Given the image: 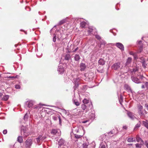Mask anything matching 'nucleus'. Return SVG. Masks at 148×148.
<instances>
[{
	"label": "nucleus",
	"mask_w": 148,
	"mask_h": 148,
	"mask_svg": "<svg viewBox=\"0 0 148 148\" xmlns=\"http://www.w3.org/2000/svg\"><path fill=\"white\" fill-rule=\"evenodd\" d=\"M86 24V22H85L84 21H83L81 22L80 23V26L82 28H84V27Z\"/></svg>",
	"instance_id": "5701e85b"
},
{
	"label": "nucleus",
	"mask_w": 148,
	"mask_h": 148,
	"mask_svg": "<svg viewBox=\"0 0 148 148\" xmlns=\"http://www.w3.org/2000/svg\"><path fill=\"white\" fill-rule=\"evenodd\" d=\"M129 53L131 55H134V53L132 52V51H130L129 52Z\"/></svg>",
	"instance_id": "de8ad7c7"
},
{
	"label": "nucleus",
	"mask_w": 148,
	"mask_h": 148,
	"mask_svg": "<svg viewBox=\"0 0 148 148\" xmlns=\"http://www.w3.org/2000/svg\"><path fill=\"white\" fill-rule=\"evenodd\" d=\"M53 119L54 120H56L58 118L56 116H53Z\"/></svg>",
	"instance_id": "09e8293b"
},
{
	"label": "nucleus",
	"mask_w": 148,
	"mask_h": 148,
	"mask_svg": "<svg viewBox=\"0 0 148 148\" xmlns=\"http://www.w3.org/2000/svg\"><path fill=\"white\" fill-rule=\"evenodd\" d=\"M141 43H142V41H141V40H140V41H139L138 42V44H141Z\"/></svg>",
	"instance_id": "6e6d98bb"
},
{
	"label": "nucleus",
	"mask_w": 148,
	"mask_h": 148,
	"mask_svg": "<svg viewBox=\"0 0 148 148\" xmlns=\"http://www.w3.org/2000/svg\"><path fill=\"white\" fill-rule=\"evenodd\" d=\"M47 138L46 136H43L42 135H39L37 138H36L37 143L38 144H41L42 142L45 139Z\"/></svg>",
	"instance_id": "7ed1b4c3"
},
{
	"label": "nucleus",
	"mask_w": 148,
	"mask_h": 148,
	"mask_svg": "<svg viewBox=\"0 0 148 148\" xmlns=\"http://www.w3.org/2000/svg\"><path fill=\"white\" fill-rule=\"evenodd\" d=\"M98 63L100 65H104L105 64V61L103 59H100L98 61Z\"/></svg>",
	"instance_id": "2eb2a0df"
},
{
	"label": "nucleus",
	"mask_w": 148,
	"mask_h": 148,
	"mask_svg": "<svg viewBox=\"0 0 148 148\" xmlns=\"http://www.w3.org/2000/svg\"><path fill=\"white\" fill-rule=\"evenodd\" d=\"M81 108L83 110H85L86 108V106L85 104H82Z\"/></svg>",
	"instance_id": "7c9ffc66"
},
{
	"label": "nucleus",
	"mask_w": 148,
	"mask_h": 148,
	"mask_svg": "<svg viewBox=\"0 0 148 148\" xmlns=\"http://www.w3.org/2000/svg\"><path fill=\"white\" fill-rule=\"evenodd\" d=\"M95 37L98 40H99L101 39V37L99 35H95Z\"/></svg>",
	"instance_id": "f704fd0d"
},
{
	"label": "nucleus",
	"mask_w": 148,
	"mask_h": 148,
	"mask_svg": "<svg viewBox=\"0 0 148 148\" xmlns=\"http://www.w3.org/2000/svg\"><path fill=\"white\" fill-rule=\"evenodd\" d=\"M7 130H4L3 131V133L4 134H6L7 133Z\"/></svg>",
	"instance_id": "49530a36"
},
{
	"label": "nucleus",
	"mask_w": 148,
	"mask_h": 148,
	"mask_svg": "<svg viewBox=\"0 0 148 148\" xmlns=\"http://www.w3.org/2000/svg\"><path fill=\"white\" fill-rule=\"evenodd\" d=\"M17 141L20 143H22L23 141V139L22 137L20 136L18 137Z\"/></svg>",
	"instance_id": "4be33fe9"
},
{
	"label": "nucleus",
	"mask_w": 148,
	"mask_h": 148,
	"mask_svg": "<svg viewBox=\"0 0 148 148\" xmlns=\"http://www.w3.org/2000/svg\"><path fill=\"white\" fill-rule=\"evenodd\" d=\"M93 31V29L92 28H89L88 30V32L89 34L91 32H92Z\"/></svg>",
	"instance_id": "72a5a7b5"
},
{
	"label": "nucleus",
	"mask_w": 148,
	"mask_h": 148,
	"mask_svg": "<svg viewBox=\"0 0 148 148\" xmlns=\"http://www.w3.org/2000/svg\"><path fill=\"white\" fill-rule=\"evenodd\" d=\"M138 69L137 68L134 69H132V72H135L136 71H137Z\"/></svg>",
	"instance_id": "e433bc0d"
},
{
	"label": "nucleus",
	"mask_w": 148,
	"mask_h": 148,
	"mask_svg": "<svg viewBox=\"0 0 148 148\" xmlns=\"http://www.w3.org/2000/svg\"><path fill=\"white\" fill-rule=\"evenodd\" d=\"M95 143H92L91 144H88V146L89 148H94L95 147Z\"/></svg>",
	"instance_id": "412c9836"
},
{
	"label": "nucleus",
	"mask_w": 148,
	"mask_h": 148,
	"mask_svg": "<svg viewBox=\"0 0 148 148\" xmlns=\"http://www.w3.org/2000/svg\"><path fill=\"white\" fill-rule=\"evenodd\" d=\"M123 128L124 129H126L127 127L126 126H124L123 127Z\"/></svg>",
	"instance_id": "864d4df0"
},
{
	"label": "nucleus",
	"mask_w": 148,
	"mask_h": 148,
	"mask_svg": "<svg viewBox=\"0 0 148 148\" xmlns=\"http://www.w3.org/2000/svg\"><path fill=\"white\" fill-rule=\"evenodd\" d=\"M83 103L84 104H87L89 102V101L86 99H84L83 101Z\"/></svg>",
	"instance_id": "c756f323"
},
{
	"label": "nucleus",
	"mask_w": 148,
	"mask_h": 148,
	"mask_svg": "<svg viewBox=\"0 0 148 148\" xmlns=\"http://www.w3.org/2000/svg\"><path fill=\"white\" fill-rule=\"evenodd\" d=\"M27 118H28V115L27 114H26L24 116V119L26 120L27 119Z\"/></svg>",
	"instance_id": "79ce46f5"
},
{
	"label": "nucleus",
	"mask_w": 148,
	"mask_h": 148,
	"mask_svg": "<svg viewBox=\"0 0 148 148\" xmlns=\"http://www.w3.org/2000/svg\"><path fill=\"white\" fill-rule=\"evenodd\" d=\"M66 21L67 20L66 18L64 19L59 22L58 23L59 25H61L64 23H66Z\"/></svg>",
	"instance_id": "a211bd4d"
},
{
	"label": "nucleus",
	"mask_w": 148,
	"mask_h": 148,
	"mask_svg": "<svg viewBox=\"0 0 148 148\" xmlns=\"http://www.w3.org/2000/svg\"><path fill=\"white\" fill-rule=\"evenodd\" d=\"M142 143L140 142V144H136L135 145L136 147L137 148H141L142 146Z\"/></svg>",
	"instance_id": "bb28decb"
},
{
	"label": "nucleus",
	"mask_w": 148,
	"mask_h": 148,
	"mask_svg": "<svg viewBox=\"0 0 148 148\" xmlns=\"http://www.w3.org/2000/svg\"><path fill=\"white\" fill-rule=\"evenodd\" d=\"M71 58L70 55L69 54H66L65 56V60H69Z\"/></svg>",
	"instance_id": "f3484780"
},
{
	"label": "nucleus",
	"mask_w": 148,
	"mask_h": 148,
	"mask_svg": "<svg viewBox=\"0 0 148 148\" xmlns=\"http://www.w3.org/2000/svg\"><path fill=\"white\" fill-rule=\"evenodd\" d=\"M15 88L16 89H19L20 88V86L18 85H16L15 86Z\"/></svg>",
	"instance_id": "a19ab883"
},
{
	"label": "nucleus",
	"mask_w": 148,
	"mask_h": 148,
	"mask_svg": "<svg viewBox=\"0 0 148 148\" xmlns=\"http://www.w3.org/2000/svg\"><path fill=\"white\" fill-rule=\"evenodd\" d=\"M58 71L60 74L63 73L64 71V69L63 67L61 66H59L58 69Z\"/></svg>",
	"instance_id": "1a4fd4ad"
},
{
	"label": "nucleus",
	"mask_w": 148,
	"mask_h": 148,
	"mask_svg": "<svg viewBox=\"0 0 148 148\" xmlns=\"http://www.w3.org/2000/svg\"><path fill=\"white\" fill-rule=\"evenodd\" d=\"M58 132V130L56 129H52L51 132V133L55 135Z\"/></svg>",
	"instance_id": "a878e982"
},
{
	"label": "nucleus",
	"mask_w": 148,
	"mask_h": 148,
	"mask_svg": "<svg viewBox=\"0 0 148 148\" xmlns=\"http://www.w3.org/2000/svg\"><path fill=\"white\" fill-rule=\"evenodd\" d=\"M145 86L147 90H148V82H146L145 83Z\"/></svg>",
	"instance_id": "4c0bfd02"
},
{
	"label": "nucleus",
	"mask_w": 148,
	"mask_h": 148,
	"mask_svg": "<svg viewBox=\"0 0 148 148\" xmlns=\"http://www.w3.org/2000/svg\"><path fill=\"white\" fill-rule=\"evenodd\" d=\"M52 29H52L51 30H50V32H51V31H52Z\"/></svg>",
	"instance_id": "338daca9"
},
{
	"label": "nucleus",
	"mask_w": 148,
	"mask_h": 148,
	"mask_svg": "<svg viewBox=\"0 0 148 148\" xmlns=\"http://www.w3.org/2000/svg\"><path fill=\"white\" fill-rule=\"evenodd\" d=\"M120 62H117L114 63L112 66V69L116 70L120 67Z\"/></svg>",
	"instance_id": "20e7f679"
},
{
	"label": "nucleus",
	"mask_w": 148,
	"mask_h": 148,
	"mask_svg": "<svg viewBox=\"0 0 148 148\" xmlns=\"http://www.w3.org/2000/svg\"><path fill=\"white\" fill-rule=\"evenodd\" d=\"M143 65L144 66V67H146V66H145V65H144L143 64Z\"/></svg>",
	"instance_id": "69168bd1"
},
{
	"label": "nucleus",
	"mask_w": 148,
	"mask_h": 148,
	"mask_svg": "<svg viewBox=\"0 0 148 148\" xmlns=\"http://www.w3.org/2000/svg\"><path fill=\"white\" fill-rule=\"evenodd\" d=\"M65 143V141L63 139L61 138L58 141V144L60 146L63 145Z\"/></svg>",
	"instance_id": "9b49d317"
},
{
	"label": "nucleus",
	"mask_w": 148,
	"mask_h": 148,
	"mask_svg": "<svg viewBox=\"0 0 148 148\" xmlns=\"http://www.w3.org/2000/svg\"><path fill=\"white\" fill-rule=\"evenodd\" d=\"M21 134L24 137H26L29 135L28 130L24 127H22L21 129Z\"/></svg>",
	"instance_id": "f03ea898"
},
{
	"label": "nucleus",
	"mask_w": 148,
	"mask_h": 148,
	"mask_svg": "<svg viewBox=\"0 0 148 148\" xmlns=\"http://www.w3.org/2000/svg\"><path fill=\"white\" fill-rule=\"evenodd\" d=\"M145 144L147 148H148V140L145 141Z\"/></svg>",
	"instance_id": "ea45409f"
},
{
	"label": "nucleus",
	"mask_w": 148,
	"mask_h": 148,
	"mask_svg": "<svg viewBox=\"0 0 148 148\" xmlns=\"http://www.w3.org/2000/svg\"><path fill=\"white\" fill-rule=\"evenodd\" d=\"M143 124L146 127L147 129H148V123H147V121H143Z\"/></svg>",
	"instance_id": "b1692460"
},
{
	"label": "nucleus",
	"mask_w": 148,
	"mask_h": 148,
	"mask_svg": "<svg viewBox=\"0 0 148 148\" xmlns=\"http://www.w3.org/2000/svg\"><path fill=\"white\" fill-rule=\"evenodd\" d=\"M79 49L78 47H77L74 50H73L72 51V52H75V51H77Z\"/></svg>",
	"instance_id": "c03bdc74"
},
{
	"label": "nucleus",
	"mask_w": 148,
	"mask_h": 148,
	"mask_svg": "<svg viewBox=\"0 0 148 148\" xmlns=\"http://www.w3.org/2000/svg\"><path fill=\"white\" fill-rule=\"evenodd\" d=\"M136 140L137 142H141L142 143H143V141L140 137L138 135H137L136 137Z\"/></svg>",
	"instance_id": "4468645a"
},
{
	"label": "nucleus",
	"mask_w": 148,
	"mask_h": 148,
	"mask_svg": "<svg viewBox=\"0 0 148 148\" xmlns=\"http://www.w3.org/2000/svg\"><path fill=\"white\" fill-rule=\"evenodd\" d=\"M58 118L59 119L60 123H60H61V119L60 118V117H59Z\"/></svg>",
	"instance_id": "5fc2aeb1"
},
{
	"label": "nucleus",
	"mask_w": 148,
	"mask_h": 148,
	"mask_svg": "<svg viewBox=\"0 0 148 148\" xmlns=\"http://www.w3.org/2000/svg\"><path fill=\"white\" fill-rule=\"evenodd\" d=\"M99 148H106L105 146L104 145H100Z\"/></svg>",
	"instance_id": "58836bf2"
},
{
	"label": "nucleus",
	"mask_w": 148,
	"mask_h": 148,
	"mask_svg": "<svg viewBox=\"0 0 148 148\" xmlns=\"http://www.w3.org/2000/svg\"><path fill=\"white\" fill-rule=\"evenodd\" d=\"M88 121H89V120H87L86 121H82V122L83 123H86V122H88Z\"/></svg>",
	"instance_id": "8fccbe9b"
},
{
	"label": "nucleus",
	"mask_w": 148,
	"mask_h": 148,
	"mask_svg": "<svg viewBox=\"0 0 148 148\" xmlns=\"http://www.w3.org/2000/svg\"><path fill=\"white\" fill-rule=\"evenodd\" d=\"M40 107L39 106H36V107H35L34 108L35 109H36V110H38L40 108Z\"/></svg>",
	"instance_id": "37998d69"
},
{
	"label": "nucleus",
	"mask_w": 148,
	"mask_h": 148,
	"mask_svg": "<svg viewBox=\"0 0 148 148\" xmlns=\"http://www.w3.org/2000/svg\"><path fill=\"white\" fill-rule=\"evenodd\" d=\"M76 131H77V132H78V129H77V130L76 129Z\"/></svg>",
	"instance_id": "0e129e2a"
},
{
	"label": "nucleus",
	"mask_w": 148,
	"mask_h": 148,
	"mask_svg": "<svg viewBox=\"0 0 148 148\" xmlns=\"http://www.w3.org/2000/svg\"><path fill=\"white\" fill-rule=\"evenodd\" d=\"M145 106L147 109H148V105L147 104H145Z\"/></svg>",
	"instance_id": "603ef678"
},
{
	"label": "nucleus",
	"mask_w": 148,
	"mask_h": 148,
	"mask_svg": "<svg viewBox=\"0 0 148 148\" xmlns=\"http://www.w3.org/2000/svg\"><path fill=\"white\" fill-rule=\"evenodd\" d=\"M26 146L27 147H29L32 144V141L31 139H28L25 142Z\"/></svg>",
	"instance_id": "39448f33"
},
{
	"label": "nucleus",
	"mask_w": 148,
	"mask_h": 148,
	"mask_svg": "<svg viewBox=\"0 0 148 148\" xmlns=\"http://www.w3.org/2000/svg\"><path fill=\"white\" fill-rule=\"evenodd\" d=\"M127 114L128 117L132 120H133L135 118V117L132 112H128Z\"/></svg>",
	"instance_id": "6e6552de"
},
{
	"label": "nucleus",
	"mask_w": 148,
	"mask_h": 148,
	"mask_svg": "<svg viewBox=\"0 0 148 148\" xmlns=\"http://www.w3.org/2000/svg\"><path fill=\"white\" fill-rule=\"evenodd\" d=\"M103 44L104 45L106 44V42L105 41H103Z\"/></svg>",
	"instance_id": "052dcab7"
},
{
	"label": "nucleus",
	"mask_w": 148,
	"mask_h": 148,
	"mask_svg": "<svg viewBox=\"0 0 148 148\" xmlns=\"http://www.w3.org/2000/svg\"><path fill=\"white\" fill-rule=\"evenodd\" d=\"M141 123L139 122L138 123H137L135 126L134 129L138 128L140 126Z\"/></svg>",
	"instance_id": "cd10ccee"
},
{
	"label": "nucleus",
	"mask_w": 148,
	"mask_h": 148,
	"mask_svg": "<svg viewBox=\"0 0 148 148\" xmlns=\"http://www.w3.org/2000/svg\"><path fill=\"white\" fill-rule=\"evenodd\" d=\"M127 141L129 142H135V139L133 138H129L127 139Z\"/></svg>",
	"instance_id": "aec40b11"
},
{
	"label": "nucleus",
	"mask_w": 148,
	"mask_h": 148,
	"mask_svg": "<svg viewBox=\"0 0 148 148\" xmlns=\"http://www.w3.org/2000/svg\"><path fill=\"white\" fill-rule=\"evenodd\" d=\"M116 47L119 48L121 50H124V46L122 43L120 42H118L116 43Z\"/></svg>",
	"instance_id": "0eeeda50"
},
{
	"label": "nucleus",
	"mask_w": 148,
	"mask_h": 148,
	"mask_svg": "<svg viewBox=\"0 0 148 148\" xmlns=\"http://www.w3.org/2000/svg\"><path fill=\"white\" fill-rule=\"evenodd\" d=\"M26 104L27 105V106L29 108L32 107L34 105V102L32 101H27L26 102Z\"/></svg>",
	"instance_id": "9d476101"
},
{
	"label": "nucleus",
	"mask_w": 148,
	"mask_h": 148,
	"mask_svg": "<svg viewBox=\"0 0 148 148\" xmlns=\"http://www.w3.org/2000/svg\"><path fill=\"white\" fill-rule=\"evenodd\" d=\"M16 77V76L15 77L14 76H9V77H8V78H14Z\"/></svg>",
	"instance_id": "3c124183"
},
{
	"label": "nucleus",
	"mask_w": 148,
	"mask_h": 148,
	"mask_svg": "<svg viewBox=\"0 0 148 148\" xmlns=\"http://www.w3.org/2000/svg\"><path fill=\"white\" fill-rule=\"evenodd\" d=\"M120 97L121 99H122V98H123V97H122V96L121 95H120Z\"/></svg>",
	"instance_id": "680f3d73"
},
{
	"label": "nucleus",
	"mask_w": 148,
	"mask_h": 148,
	"mask_svg": "<svg viewBox=\"0 0 148 148\" xmlns=\"http://www.w3.org/2000/svg\"><path fill=\"white\" fill-rule=\"evenodd\" d=\"M86 67L85 64L83 63L81 64L80 67L81 68L80 70L81 71H83L84 70Z\"/></svg>",
	"instance_id": "ddd939ff"
},
{
	"label": "nucleus",
	"mask_w": 148,
	"mask_h": 148,
	"mask_svg": "<svg viewBox=\"0 0 148 148\" xmlns=\"http://www.w3.org/2000/svg\"><path fill=\"white\" fill-rule=\"evenodd\" d=\"M9 98V96L8 95H4L2 98V100L4 101H6Z\"/></svg>",
	"instance_id": "6ab92c4d"
},
{
	"label": "nucleus",
	"mask_w": 148,
	"mask_h": 148,
	"mask_svg": "<svg viewBox=\"0 0 148 148\" xmlns=\"http://www.w3.org/2000/svg\"><path fill=\"white\" fill-rule=\"evenodd\" d=\"M143 77L142 76H141L140 77L141 79H143Z\"/></svg>",
	"instance_id": "e2e57ef3"
},
{
	"label": "nucleus",
	"mask_w": 148,
	"mask_h": 148,
	"mask_svg": "<svg viewBox=\"0 0 148 148\" xmlns=\"http://www.w3.org/2000/svg\"><path fill=\"white\" fill-rule=\"evenodd\" d=\"M114 131V130H112V131L109 132L108 133V134L110 135V136H111V134H113L114 133H113Z\"/></svg>",
	"instance_id": "c9c22d12"
},
{
	"label": "nucleus",
	"mask_w": 148,
	"mask_h": 148,
	"mask_svg": "<svg viewBox=\"0 0 148 148\" xmlns=\"http://www.w3.org/2000/svg\"><path fill=\"white\" fill-rule=\"evenodd\" d=\"M82 136V135H77L76 134H75V137L77 138H81Z\"/></svg>",
	"instance_id": "2f4dec72"
},
{
	"label": "nucleus",
	"mask_w": 148,
	"mask_h": 148,
	"mask_svg": "<svg viewBox=\"0 0 148 148\" xmlns=\"http://www.w3.org/2000/svg\"><path fill=\"white\" fill-rule=\"evenodd\" d=\"M134 59H137V57L136 56H135L134 55Z\"/></svg>",
	"instance_id": "4d7b16f0"
},
{
	"label": "nucleus",
	"mask_w": 148,
	"mask_h": 148,
	"mask_svg": "<svg viewBox=\"0 0 148 148\" xmlns=\"http://www.w3.org/2000/svg\"><path fill=\"white\" fill-rule=\"evenodd\" d=\"M142 88H144L145 87V86H144V85H143L142 86V87H141Z\"/></svg>",
	"instance_id": "13d9d810"
},
{
	"label": "nucleus",
	"mask_w": 148,
	"mask_h": 148,
	"mask_svg": "<svg viewBox=\"0 0 148 148\" xmlns=\"http://www.w3.org/2000/svg\"><path fill=\"white\" fill-rule=\"evenodd\" d=\"M143 37H142V39H143Z\"/></svg>",
	"instance_id": "774afa93"
},
{
	"label": "nucleus",
	"mask_w": 148,
	"mask_h": 148,
	"mask_svg": "<svg viewBox=\"0 0 148 148\" xmlns=\"http://www.w3.org/2000/svg\"><path fill=\"white\" fill-rule=\"evenodd\" d=\"M73 103L77 106H79V102L75 99L73 100Z\"/></svg>",
	"instance_id": "c85d7f7f"
},
{
	"label": "nucleus",
	"mask_w": 148,
	"mask_h": 148,
	"mask_svg": "<svg viewBox=\"0 0 148 148\" xmlns=\"http://www.w3.org/2000/svg\"><path fill=\"white\" fill-rule=\"evenodd\" d=\"M82 148H89L88 143H84L83 144Z\"/></svg>",
	"instance_id": "393cba45"
},
{
	"label": "nucleus",
	"mask_w": 148,
	"mask_h": 148,
	"mask_svg": "<svg viewBox=\"0 0 148 148\" xmlns=\"http://www.w3.org/2000/svg\"><path fill=\"white\" fill-rule=\"evenodd\" d=\"M132 59L130 57L128 58L127 59V61L125 63V65L126 66H128L132 62Z\"/></svg>",
	"instance_id": "f8f14e48"
},
{
	"label": "nucleus",
	"mask_w": 148,
	"mask_h": 148,
	"mask_svg": "<svg viewBox=\"0 0 148 148\" xmlns=\"http://www.w3.org/2000/svg\"><path fill=\"white\" fill-rule=\"evenodd\" d=\"M79 56L78 54H76L74 57L75 60L77 61H79L80 59Z\"/></svg>",
	"instance_id": "dca6fc26"
},
{
	"label": "nucleus",
	"mask_w": 148,
	"mask_h": 148,
	"mask_svg": "<svg viewBox=\"0 0 148 148\" xmlns=\"http://www.w3.org/2000/svg\"><path fill=\"white\" fill-rule=\"evenodd\" d=\"M138 112L140 117L143 118L145 117V116L144 113L145 114H147V112L145 110H143V107L140 105H138Z\"/></svg>",
	"instance_id": "f257e3e1"
},
{
	"label": "nucleus",
	"mask_w": 148,
	"mask_h": 148,
	"mask_svg": "<svg viewBox=\"0 0 148 148\" xmlns=\"http://www.w3.org/2000/svg\"><path fill=\"white\" fill-rule=\"evenodd\" d=\"M132 145H133L132 144L130 143V144H128V145L129 146H132Z\"/></svg>",
	"instance_id": "bf43d9fd"
},
{
	"label": "nucleus",
	"mask_w": 148,
	"mask_h": 148,
	"mask_svg": "<svg viewBox=\"0 0 148 148\" xmlns=\"http://www.w3.org/2000/svg\"><path fill=\"white\" fill-rule=\"evenodd\" d=\"M131 79L132 81L135 83L138 84L141 83L139 79H138L137 77L135 76H132Z\"/></svg>",
	"instance_id": "423d86ee"
},
{
	"label": "nucleus",
	"mask_w": 148,
	"mask_h": 148,
	"mask_svg": "<svg viewBox=\"0 0 148 148\" xmlns=\"http://www.w3.org/2000/svg\"><path fill=\"white\" fill-rule=\"evenodd\" d=\"M56 34H54V36H53V41L54 42H55L56 41Z\"/></svg>",
	"instance_id": "473e14b6"
},
{
	"label": "nucleus",
	"mask_w": 148,
	"mask_h": 148,
	"mask_svg": "<svg viewBox=\"0 0 148 148\" xmlns=\"http://www.w3.org/2000/svg\"><path fill=\"white\" fill-rule=\"evenodd\" d=\"M79 80H80V79L79 77L77 78L76 79V82L78 83L79 81Z\"/></svg>",
	"instance_id": "a18cd8bd"
}]
</instances>
